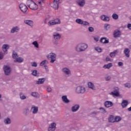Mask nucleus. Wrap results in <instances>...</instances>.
<instances>
[{
  "instance_id": "nucleus-11",
  "label": "nucleus",
  "mask_w": 131,
  "mask_h": 131,
  "mask_svg": "<svg viewBox=\"0 0 131 131\" xmlns=\"http://www.w3.org/2000/svg\"><path fill=\"white\" fill-rule=\"evenodd\" d=\"M56 123H52L48 127V131H55L56 130Z\"/></svg>"
},
{
  "instance_id": "nucleus-17",
  "label": "nucleus",
  "mask_w": 131,
  "mask_h": 131,
  "mask_svg": "<svg viewBox=\"0 0 131 131\" xmlns=\"http://www.w3.org/2000/svg\"><path fill=\"white\" fill-rule=\"evenodd\" d=\"M31 110H33L32 112V114H36L38 112V107L33 106L31 108Z\"/></svg>"
},
{
  "instance_id": "nucleus-1",
  "label": "nucleus",
  "mask_w": 131,
  "mask_h": 131,
  "mask_svg": "<svg viewBox=\"0 0 131 131\" xmlns=\"http://www.w3.org/2000/svg\"><path fill=\"white\" fill-rule=\"evenodd\" d=\"M88 45L85 43H79L75 47V51L77 52V53L85 52L86 49H88Z\"/></svg>"
},
{
  "instance_id": "nucleus-31",
  "label": "nucleus",
  "mask_w": 131,
  "mask_h": 131,
  "mask_svg": "<svg viewBox=\"0 0 131 131\" xmlns=\"http://www.w3.org/2000/svg\"><path fill=\"white\" fill-rule=\"evenodd\" d=\"M39 73H37V70H34L32 71L31 75H33V76H36V77H38Z\"/></svg>"
},
{
  "instance_id": "nucleus-19",
  "label": "nucleus",
  "mask_w": 131,
  "mask_h": 131,
  "mask_svg": "<svg viewBox=\"0 0 131 131\" xmlns=\"http://www.w3.org/2000/svg\"><path fill=\"white\" fill-rule=\"evenodd\" d=\"M62 99V101L66 103H70V100H69V99H68V98H67V96L66 95H64L62 96L61 97Z\"/></svg>"
},
{
  "instance_id": "nucleus-39",
  "label": "nucleus",
  "mask_w": 131,
  "mask_h": 131,
  "mask_svg": "<svg viewBox=\"0 0 131 131\" xmlns=\"http://www.w3.org/2000/svg\"><path fill=\"white\" fill-rule=\"evenodd\" d=\"M112 18H113V19H114V20H118V15L116 13H114L112 15Z\"/></svg>"
},
{
  "instance_id": "nucleus-47",
  "label": "nucleus",
  "mask_w": 131,
  "mask_h": 131,
  "mask_svg": "<svg viewBox=\"0 0 131 131\" xmlns=\"http://www.w3.org/2000/svg\"><path fill=\"white\" fill-rule=\"evenodd\" d=\"M46 63H48V60H45L42 61L40 63V66H43V65H45V64H46Z\"/></svg>"
},
{
  "instance_id": "nucleus-22",
  "label": "nucleus",
  "mask_w": 131,
  "mask_h": 131,
  "mask_svg": "<svg viewBox=\"0 0 131 131\" xmlns=\"http://www.w3.org/2000/svg\"><path fill=\"white\" fill-rule=\"evenodd\" d=\"M123 52L127 58H129V53L130 52V50H129L128 48H125Z\"/></svg>"
},
{
  "instance_id": "nucleus-50",
  "label": "nucleus",
  "mask_w": 131,
  "mask_h": 131,
  "mask_svg": "<svg viewBox=\"0 0 131 131\" xmlns=\"http://www.w3.org/2000/svg\"><path fill=\"white\" fill-rule=\"evenodd\" d=\"M99 110H101L103 113H107V111H106V110H105V108H104V107H100Z\"/></svg>"
},
{
  "instance_id": "nucleus-29",
  "label": "nucleus",
  "mask_w": 131,
  "mask_h": 131,
  "mask_svg": "<svg viewBox=\"0 0 131 131\" xmlns=\"http://www.w3.org/2000/svg\"><path fill=\"white\" fill-rule=\"evenodd\" d=\"M88 87L90 88V89H91V90H93V91H95V90H96V88L92 82H88Z\"/></svg>"
},
{
  "instance_id": "nucleus-42",
  "label": "nucleus",
  "mask_w": 131,
  "mask_h": 131,
  "mask_svg": "<svg viewBox=\"0 0 131 131\" xmlns=\"http://www.w3.org/2000/svg\"><path fill=\"white\" fill-rule=\"evenodd\" d=\"M54 23H55V25L56 24H60L61 20L59 18H56L55 19H54Z\"/></svg>"
},
{
  "instance_id": "nucleus-32",
  "label": "nucleus",
  "mask_w": 131,
  "mask_h": 131,
  "mask_svg": "<svg viewBox=\"0 0 131 131\" xmlns=\"http://www.w3.org/2000/svg\"><path fill=\"white\" fill-rule=\"evenodd\" d=\"M112 67V63H109L107 64H105L103 67V68H104L105 69H110Z\"/></svg>"
},
{
  "instance_id": "nucleus-34",
  "label": "nucleus",
  "mask_w": 131,
  "mask_h": 131,
  "mask_svg": "<svg viewBox=\"0 0 131 131\" xmlns=\"http://www.w3.org/2000/svg\"><path fill=\"white\" fill-rule=\"evenodd\" d=\"M104 29L105 30H109L110 29V27H111V26H110V24H105L104 25Z\"/></svg>"
},
{
  "instance_id": "nucleus-30",
  "label": "nucleus",
  "mask_w": 131,
  "mask_h": 131,
  "mask_svg": "<svg viewBox=\"0 0 131 131\" xmlns=\"http://www.w3.org/2000/svg\"><path fill=\"white\" fill-rule=\"evenodd\" d=\"M108 122H115V118H114V116L111 115L108 118Z\"/></svg>"
},
{
  "instance_id": "nucleus-59",
  "label": "nucleus",
  "mask_w": 131,
  "mask_h": 131,
  "mask_svg": "<svg viewBox=\"0 0 131 131\" xmlns=\"http://www.w3.org/2000/svg\"><path fill=\"white\" fill-rule=\"evenodd\" d=\"M56 30H57V31H61V28H57L56 29Z\"/></svg>"
},
{
  "instance_id": "nucleus-5",
  "label": "nucleus",
  "mask_w": 131,
  "mask_h": 131,
  "mask_svg": "<svg viewBox=\"0 0 131 131\" xmlns=\"http://www.w3.org/2000/svg\"><path fill=\"white\" fill-rule=\"evenodd\" d=\"M61 71L62 73L65 75L66 77H69L71 76V71L68 68H63Z\"/></svg>"
},
{
  "instance_id": "nucleus-16",
  "label": "nucleus",
  "mask_w": 131,
  "mask_h": 131,
  "mask_svg": "<svg viewBox=\"0 0 131 131\" xmlns=\"http://www.w3.org/2000/svg\"><path fill=\"white\" fill-rule=\"evenodd\" d=\"M110 95H112V96L115 97H119V91L117 89H115L113 92H112Z\"/></svg>"
},
{
  "instance_id": "nucleus-41",
  "label": "nucleus",
  "mask_w": 131,
  "mask_h": 131,
  "mask_svg": "<svg viewBox=\"0 0 131 131\" xmlns=\"http://www.w3.org/2000/svg\"><path fill=\"white\" fill-rule=\"evenodd\" d=\"M31 96L32 97H34L35 98H37V96H38V93L37 92H32L31 94Z\"/></svg>"
},
{
  "instance_id": "nucleus-51",
  "label": "nucleus",
  "mask_w": 131,
  "mask_h": 131,
  "mask_svg": "<svg viewBox=\"0 0 131 131\" xmlns=\"http://www.w3.org/2000/svg\"><path fill=\"white\" fill-rule=\"evenodd\" d=\"M59 40H55L53 42V45L55 46H58L59 45Z\"/></svg>"
},
{
  "instance_id": "nucleus-14",
  "label": "nucleus",
  "mask_w": 131,
  "mask_h": 131,
  "mask_svg": "<svg viewBox=\"0 0 131 131\" xmlns=\"http://www.w3.org/2000/svg\"><path fill=\"white\" fill-rule=\"evenodd\" d=\"M100 19L104 22H109V21H110V18H109L108 16L105 15H102L100 16Z\"/></svg>"
},
{
  "instance_id": "nucleus-40",
  "label": "nucleus",
  "mask_w": 131,
  "mask_h": 131,
  "mask_svg": "<svg viewBox=\"0 0 131 131\" xmlns=\"http://www.w3.org/2000/svg\"><path fill=\"white\" fill-rule=\"evenodd\" d=\"M32 45L34 46L35 48H37V49H38L39 48V45H38V42H37V41H34L32 42Z\"/></svg>"
},
{
  "instance_id": "nucleus-33",
  "label": "nucleus",
  "mask_w": 131,
  "mask_h": 131,
  "mask_svg": "<svg viewBox=\"0 0 131 131\" xmlns=\"http://www.w3.org/2000/svg\"><path fill=\"white\" fill-rule=\"evenodd\" d=\"M4 123H5V124H11V119H10L9 118H7L6 119H5Z\"/></svg>"
},
{
  "instance_id": "nucleus-27",
  "label": "nucleus",
  "mask_w": 131,
  "mask_h": 131,
  "mask_svg": "<svg viewBox=\"0 0 131 131\" xmlns=\"http://www.w3.org/2000/svg\"><path fill=\"white\" fill-rule=\"evenodd\" d=\"M128 105V101L127 100H124L122 101L121 106L122 108H125Z\"/></svg>"
},
{
  "instance_id": "nucleus-25",
  "label": "nucleus",
  "mask_w": 131,
  "mask_h": 131,
  "mask_svg": "<svg viewBox=\"0 0 131 131\" xmlns=\"http://www.w3.org/2000/svg\"><path fill=\"white\" fill-rule=\"evenodd\" d=\"M45 81H46V78H39L36 83V84H42Z\"/></svg>"
},
{
  "instance_id": "nucleus-55",
  "label": "nucleus",
  "mask_w": 131,
  "mask_h": 131,
  "mask_svg": "<svg viewBox=\"0 0 131 131\" xmlns=\"http://www.w3.org/2000/svg\"><path fill=\"white\" fill-rule=\"evenodd\" d=\"M111 59H110V58L108 56H107L105 58V61L106 62H108V61H111Z\"/></svg>"
},
{
  "instance_id": "nucleus-21",
  "label": "nucleus",
  "mask_w": 131,
  "mask_h": 131,
  "mask_svg": "<svg viewBox=\"0 0 131 131\" xmlns=\"http://www.w3.org/2000/svg\"><path fill=\"white\" fill-rule=\"evenodd\" d=\"M77 3L80 7H84L85 5V1L84 0H78Z\"/></svg>"
},
{
  "instance_id": "nucleus-35",
  "label": "nucleus",
  "mask_w": 131,
  "mask_h": 131,
  "mask_svg": "<svg viewBox=\"0 0 131 131\" xmlns=\"http://www.w3.org/2000/svg\"><path fill=\"white\" fill-rule=\"evenodd\" d=\"M76 22L78 24L82 25V24L83 23V20H82V19H81L78 18L76 19Z\"/></svg>"
},
{
  "instance_id": "nucleus-45",
  "label": "nucleus",
  "mask_w": 131,
  "mask_h": 131,
  "mask_svg": "<svg viewBox=\"0 0 131 131\" xmlns=\"http://www.w3.org/2000/svg\"><path fill=\"white\" fill-rule=\"evenodd\" d=\"M49 24L50 26H52V25H56L54 20L49 21Z\"/></svg>"
},
{
  "instance_id": "nucleus-7",
  "label": "nucleus",
  "mask_w": 131,
  "mask_h": 131,
  "mask_svg": "<svg viewBox=\"0 0 131 131\" xmlns=\"http://www.w3.org/2000/svg\"><path fill=\"white\" fill-rule=\"evenodd\" d=\"M62 3V0H54L53 1V9L55 10H58L59 9V4H61Z\"/></svg>"
},
{
  "instance_id": "nucleus-61",
  "label": "nucleus",
  "mask_w": 131,
  "mask_h": 131,
  "mask_svg": "<svg viewBox=\"0 0 131 131\" xmlns=\"http://www.w3.org/2000/svg\"><path fill=\"white\" fill-rule=\"evenodd\" d=\"M43 3L42 1H39V2H38V4H39V5H41V3Z\"/></svg>"
},
{
  "instance_id": "nucleus-15",
  "label": "nucleus",
  "mask_w": 131,
  "mask_h": 131,
  "mask_svg": "<svg viewBox=\"0 0 131 131\" xmlns=\"http://www.w3.org/2000/svg\"><path fill=\"white\" fill-rule=\"evenodd\" d=\"M79 104H75L71 108L72 112H76L79 109Z\"/></svg>"
},
{
  "instance_id": "nucleus-3",
  "label": "nucleus",
  "mask_w": 131,
  "mask_h": 131,
  "mask_svg": "<svg viewBox=\"0 0 131 131\" xmlns=\"http://www.w3.org/2000/svg\"><path fill=\"white\" fill-rule=\"evenodd\" d=\"M3 70L5 75H11V73H12V68L9 67L8 64H5L3 67Z\"/></svg>"
},
{
  "instance_id": "nucleus-60",
  "label": "nucleus",
  "mask_w": 131,
  "mask_h": 131,
  "mask_svg": "<svg viewBox=\"0 0 131 131\" xmlns=\"http://www.w3.org/2000/svg\"><path fill=\"white\" fill-rule=\"evenodd\" d=\"M82 61H83V59H80L79 60V63H81V62H82Z\"/></svg>"
},
{
  "instance_id": "nucleus-49",
  "label": "nucleus",
  "mask_w": 131,
  "mask_h": 131,
  "mask_svg": "<svg viewBox=\"0 0 131 131\" xmlns=\"http://www.w3.org/2000/svg\"><path fill=\"white\" fill-rule=\"evenodd\" d=\"M31 66L32 67H37V63L35 61L31 62Z\"/></svg>"
},
{
  "instance_id": "nucleus-44",
  "label": "nucleus",
  "mask_w": 131,
  "mask_h": 131,
  "mask_svg": "<svg viewBox=\"0 0 131 131\" xmlns=\"http://www.w3.org/2000/svg\"><path fill=\"white\" fill-rule=\"evenodd\" d=\"M124 85L125 88H127L128 89H130L131 88V85H130V83H126L124 84Z\"/></svg>"
},
{
  "instance_id": "nucleus-37",
  "label": "nucleus",
  "mask_w": 131,
  "mask_h": 131,
  "mask_svg": "<svg viewBox=\"0 0 131 131\" xmlns=\"http://www.w3.org/2000/svg\"><path fill=\"white\" fill-rule=\"evenodd\" d=\"M5 55H7V54L5 53V52H0V60H3L4 59Z\"/></svg>"
},
{
  "instance_id": "nucleus-6",
  "label": "nucleus",
  "mask_w": 131,
  "mask_h": 131,
  "mask_svg": "<svg viewBox=\"0 0 131 131\" xmlns=\"http://www.w3.org/2000/svg\"><path fill=\"white\" fill-rule=\"evenodd\" d=\"M56 57H57V55L55 53H50L47 56V58H48V59H50V62L51 63H54V62L56 61Z\"/></svg>"
},
{
  "instance_id": "nucleus-18",
  "label": "nucleus",
  "mask_w": 131,
  "mask_h": 131,
  "mask_svg": "<svg viewBox=\"0 0 131 131\" xmlns=\"http://www.w3.org/2000/svg\"><path fill=\"white\" fill-rule=\"evenodd\" d=\"M9 49V45L4 44L2 47V50L5 54H8V49Z\"/></svg>"
},
{
  "instance_id": "nucleus-4",
  "label": "nucleus",
  "mask_w": 131,
  "mask_h": 131,
  "mask_svg": "<svg viewBox=\"0 0 131 131\" xmlns=\"http://www.w3.org/2000/svg\"><path fill=\"white\" fill-rule=\"evenodd\" d=\"M75 92L77 95L84 94L85 93V88L82 86H78L76 88Z\"/></svg>"
},
{
  "instance_id": "nucleus-24",
  "label": "nucleus",
  "mask_w": 131,
  "mask_h": 131,
  "mask_svg": "<svg viewBox=\"0 0 131 131\" xmlns=\"http://www.w3.org/2000/svg\"><path fill=\"white\" fill-rule=\"evenodd\" d=\"M24 22L25 24L29 25L31 27H33V21L31 20H25Z\"/></svg>"
},
{
  "instance_id": "nucleus-10",
  "label": "nucleus",
  "mask_w": 131,
  "mask_h": 131,
  "mask_svg": "<svg viewBox=\"0 0 131 131\" xmlns=\"http://www.w3.org/2000/svg\"><path fill=\"white\" fill-rule=\"evenodd\" d=\"M113 35L115 38L120 37V36L121 35V32L119 30H116L114 31Z\"/></svg>"
},
{
  "instance_id": "nucleus-36",
  "label": "nucleus",
  "mask_w": 131,
  "mask_h": 131,
  "mask_svg": "<svg viewBox=\"0 0 131 131\" xmlns=\"http://www.w3.org/2000/svg\"><path fill=\"white\" fill-rule=\"evenodd\" d=\"M19 97H20V99H21V100H25L26 99V96H25L24 95H23V93H19Z\"/></svg>"
},
{
  "instance_id": "nucleus-26",
  "label": "nucleus",
  "mask_w": 131,
  "mask_h": 131,
  "mask_svg": "<svg viewBox=\"0 0 131 131\" xmlns=\"http://www.w3.org/2000/svg\"><path fill=\"white\" fill-rule=\"evenodd\" d=\"M24 59H23V58H22V57L16 58L14 60V63H17V62L18 63H23V62H24Z\"/></svg>"
},
{
  "instance_id": "nucleus-56",
  "label": "nucleus",
  "mask_w": 131,
  "mask_h": 131,
  "mask_svg": "<svg viewBox=\"0 0 131 131\" xmlns=\"http://www.w3.org/2000/svg\"><path fill=\"white\" fill-rule=\"evenodd\" d=\"M47 91L48 92V93H51V92H52V88H48Z\"/></svg>"
},
{
  "instance_id": "nucleus-53",
  "label": "nucleus",
  "mask_w": 131,
  "mask_h": 131,
  "mask_svg": "<svg viewBox=\"0 0 131 131\" xmlns=\"http://www.w3.org/2000/svg\"><path fill=\"white\" fill-rule=\"evenodd\" d=\"M110 79H111V76H107L105 77V80L106 81L110 80Z\"/></svg>"
},
{
  "instance_id": "nucleus-13",
  "label": "nucleus",
  "mask_w": 131,
  "mask_h": 131,
  "mask_svg": "<svg viewBox=\"0 0 131 131\" xmlns=\"http://www.w3.org/2000/svg\"><path fill=\"white\" fill-rule=\"evenodd\" d=\"M104 105L106 108H110V107H112L113 106V102L110 101H106L104 102Z\"/></svg>"
},
{
  "instance_id": "nucleus-48",
  "label": "nucleus",
  "mask_w": 131,
  "mask_h": 131,
  "mask_svg": "<svg viewBox=\"0 0 131 131\" xmlns=\"http://www.w3.org/2000/svg\"><path fill=\"white\" fill-rule=\"evenodd\" d=\"M88 30L90 32H94V31H95V29L92 27H90L88 28Z\"/></svg>"
},
{
  "instance_id": "nucleus-52",
  "label": "nucleus",
  "mask_w": 131,
  "mask_h": 131,
  "mask_svg": "<svg viewBox=\"0 0 131 131\" xmlns=\"http://www.w3.org/2000/svg\"><path fill=\"white\" fill-rule=\"evenodd\" d=\"M84 26H86V25H90V23L86 21H83L82 24Z\"/></svg>"
},
{
  "instance_id": "nucleus-12",
  "label": "nucleus",
  "mask_w": 131,
  "mask_h": 131,
  "mask_svg": "<svg viewBox=\"0 0 131 131\" xmlns=\"http://www.w3.org/2000/svg\"><path fill=\"white\" fill-rule=\"evenodd\" d=\"M53 36L54 40H59L61 38V34L58 33H53Z\"/></svg>"
},
{
  "instance_id": "nucleus-57",
  "label": "nucleus",
  "mask_w": 131,
  "mask_h": 131,
  "mask_svg": "<svg viewBox=\"0 0 131 131\" xmlns=\"http://www.w3.org/2000/svg\"><path fill=\"white\" fill-rule=\"evenodd\" d=\"M97 112H93L92 113H91V115H94V116H95V115H97Z\"/></svg>"
},
{
  "instance_id": "nucleus-28",
  "label": "nucleus",
  "mask_w": 131,
  "mask_h": 131,
  "mask_svg": "<svg viewBox=\"0 0 131 131\" xmlns=\"http://www.w3.org/2000/svg\"><path fill=\"white\" fill-rule=\"evenodd\" d=\"M118 53V51H117V50H115V51L111 52L110 54V57H111V58H114L115 57V56H116V55H117Z\"/></svg>"
},
{
  "instance_id": "nucleus-20",
  "label": "nucleus",
  "mask_w": 131,
  "mask_h": 131,
  "mask_svg": "<svg viewBox=\"0 0 131 131\" xmlns=\"http://www.w3.org/2000/svg\"><path fill=\"white\" fill-rule=\"evenodd\" d=\"M100 42L102 43H109V39H107L106 37H102L100 38Z\"/></svg>"
},
{
  "instance_id": "nucleus-38",
  "label": "nucleus",
  "mask_w": 131,
  "mask_h": 131,
  "mask_svg": "<svg viewBox=\"0 0 131 131\" xmlns=\"http://www.w3.org/2000/svg\"><path fill=\"white\" fill-rule=\"evenodd\" d=\"M18 56V54H17V53L15 51H13L12 52V58L13 59H17V57Z\"/></svg>"
},
{
  "instance_id": "nucleus-62",
  "label": "nucleus",
  "mask_w": 131,
  "mask_h": 131,
  "mask_svg": "<svg viewBox=\"0 0 131 131\" xmlns=\"http://www.w3.org/2000/svg\"><path fill=\"white\" fill-rule=\"evenodd\" d=\"M44 68H45L46 70H47V68H48L47 66H44Z\"/></svg>"
},
{
  "instance_id": "nucleus-9",
  "label": "nucleus",
  "mask_w": 131,
  "mask_h": 131,
  "mask_svg": "<svg viewBox=\"0 0 131 131\" xmlns=\"http://www.w3.org/2000/svg\"><path fill=\"white\" fill-rule=\"evenodd\" d=\"M23 114L26 117L29 116V114H30V111L29 110V108L26 107L24 108L23 111Z\"/></svg>"
},
{
  "instance_id": "nucleus-43",
  "label": "nucleus",
  "mask_w": 131,
  "mask_h": 131,
  "mask_svg": "<svg viewBox=\"0 0 131 131\" xmlns=\"http://www.w3.org/2000/svg\"><path fill=\"white\" fill-rule=\"evenodd\" d=\"M121 120V118L120 117H115V122H119Z\"/></svg>"
},
{
  "instance_id": "nucleus-63",
  "label": "nucleus",
  "mask_w": 131,
  "mask_h": 131,
  "mask_svg": "<svg viewBox=\"0 0 131 131\" xmlns=\"http://www.w3.org/2000/svg\"><path fill=\"white\" fill-rule=\"evenodd\" d=\"M94 39H95V40H96V41H98V38H94Z\"/></svg>"
},
{
  "instance_id": "nucleus-58",
  "label": "nucleus",
  "mask_w": 131,
  "mask_h": 131,
  "mask_svg": "<svg viewBox=\"0 0 131 131\" xmlns=\"http://www.w3.org/2000/svg\"><path fill=\"white\" fill-rule=\"evenodd\" d=\"M127 28H128V29L131 30V24H129L127 25Z\"/></svg>"
},
{
  "instance_id": "nucleus-23",
  "label": "nucleus",
  "mask_w": 131,
  "mask_h": 131,
  "mask_svg": "<svg viewBox=\"0 0 131 131\" xmlns=\"http://www.w3.org/2000/svg\"><path fill=\"white\" fill-rule=\"evenodd\" d=\"M20 31V28L18 27H14L12 28L10 31L11 33H15V32H18Z\"/></svg>"
},
{
  "instance_id": "nucleus-2",
  "label": "nucleus",
  "mask_w": 131,
  "mask_h": 131,
  "mask_svg": "<svg viewBox=\"0 0 131 131\" xmlns=\"http://www.w3.org/2000/svg\"><path fill=\"white\" fill-rule=\"evenodd\" d=\"M27 5L33 11H36L38 9V6L33 0H27Z\"/></svg>"
},
{
  "instance_id": "nucleus-8",
  "label": "nucleus",
  "mask_w": 131,
  "mask_h": 131,
  "mask_svg": "<svg viewBox=\"0 0 131 131\" xmlns=\"http://www.w3.org/2000/svg\"><path fill=\"white\" fill-rule=\"evenodd\" d=\"M19 7L20 11H21L24 13H26V12H27V10H28V8L26 6V5L23 3L20 4Z\"/></svg>"
},
{
  "instance_id": "nucleus-64",
  "label": "nucleus",
  "mask_w": 131,
  "mask_h": 131,
  "mask_svg": "<svg viewBox=\"0 0 131 131\" xmlns=\"http://www.w3.org/2000/svg\"><path fill=\"white\" fill-rule=\"evenodd\" d=\"M39 1H42V3L43 4H44V3H45V0H39Z\"/></svg>"
},
{
  "instance_id": "nucleus-46",
  "label": "nucleus",
  "mask_w": 131,
  "mask_h": 131,
  "mask_svg": "<svg viewBox=\"0 0 131 131\" xmlns=\"http://www.w3.org/2000/svg\"><path fill=\"white\" fill-rule=\"evenodd\" d=\"M95 51H97L98 53H102V49L101 48L96 47L95 48Z\"/></svg>"
},
{
  "instance_id": "nucleus-54",
  "label": "nucleus",
  "mask_w": 131,
  "mask_h": 131,
  "mask_svg": "<svg viewBox=\"0 0 131 131\" xmlns=\"http://www.w3.org/2000/svg\"><path fill=\"white\" fill-rule=\"evenodd\" d=\"M118 66H119V67H120L121 66H123V62H119L118 63Z\"/></svg>"
}]
</instances>
